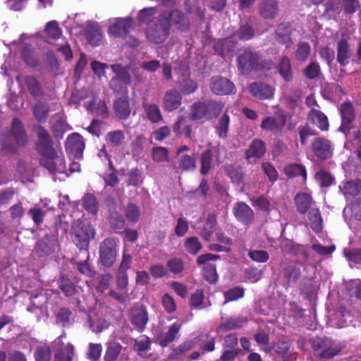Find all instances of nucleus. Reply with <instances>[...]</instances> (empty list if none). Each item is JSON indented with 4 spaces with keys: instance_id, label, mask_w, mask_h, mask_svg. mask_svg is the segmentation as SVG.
I'll use <instances>...</instances> for the list:
<instances>
[{
    "instance_id": "1",
    "label": "nucleus",
    "mask_w": 361,
    "mask_h": 361,
    "mask_svg": "<svg viewBox=\"0 0 361 361\" xmlns=\"http://www.w3.org/2000/svg\"><path fill=\"white\" fill-rule=\"evenodd\" d=\"M27 137L22 122L18 118H13L10 132H4L1 135V144L4 149L8 152H14L16 146L14 141L18 145H23L26 143Z\"/></svg>"
},
{
    "instance_id": "2",
    "label": "nucleus",
    "mask_w": 361,
    "mask_h": 361,
    "mask_svg": "<svg viewBox=\"0 0 361 361\" xmlns=\"http://www.w3.org/2000/svg\"><path fill=\"white\" fill-rule=\"evenodd\" d=\"M170 33V21L166 15H161L150 23L146 30L147 39L153 43H161L166 40Z\"/></svg>"
},
{
    "instance_id": "3",
    "label": "nucleus",
    "mask_w": 361,
    "mask_h": 361,
    "mask_svg": "<svg viewBox=\"0 0 361 361\" xmlns=\"http://www.w3.org/2000/svg\"><path fill=\"white\" fill-rule=\"evenodd\" d=\"M95 230L89 224L78 220L72 225L71 237L75 244L80 247L85 248L88 246L90 240L94 238Z\"/></svg>"
},
{
    "instance_id": "4",
    "label": "nucleus",
    "mask_w": 361,
    "mask_h": 361,
    "mask_svg": "<svg viewBox=\"0 0 361 361\" xmlns=\"http://www.w3.org/2000/svg\"><path fill=\"white\" fill-rule=\"evenodd\" d=\"M40 164L51 173H66L65 157L61 149H53L42 156Z\"/></svg>"
},
{
    "instance_id": "5",
    "label": "nucleus",
    "mask_w": 361,
    "mask_h": 361,
    "mask_svg": "<svg viewBox=\"0 0 361 361\" xmlns=\"http://www.w3.org/2000/svg\"><path fill=\"white\" fill-rule=\"evenodd\" d=\"M312 346L317 356L329 360L339 354L343 346L327 338H317L312 340Z\"/></svg>"
},
{
    "instance_id": "6",
    "label": "nucleus",
    "mask_w": 361,
    "mask_h": 361,
    "mask_svg": "<svg viewBox=\"0 0 361 361\" xmlns=\"http://www.w3.org/2000/svg\"><path fill=\"white\" fill-rule=\"evenodd\" d=\"M118 240L114 238L104 239L99 245V262L106 267H111L116 260Z\"/></svg>"
},
{
    "instance_id": "7",
    "label": "nucleus",
    "mask_w": 361,
    "mask_h": 361,
    "mask_svg": "<svg viewBox=\"0 0 361 361\" xmlns=\"http://www.w3.org/2000/svg\"><path fill=\"white\" fill-rule=\"evenodd\" d=\"M341 116V125L339 130L347 134L353 128V122L355 118V110L350 102H344L339 107Z\"/></svg>"
},
{
    "instance_id": "8",
    "label": "nucleus",
    "mask_w": 361,
    "mask_h": 361,
    "mask_svg": "<svg viewBox=\"0 0 361 361\" xmlns=\"http://www.w3.org/2000/svg\"><path fill=\"white\" fill-rule=\"evenodd\" d=\"M58 245L54 235H46L36 242L33 252L38 257H46L51 254Z\"/></svg>"
},
{
    "instance_id": "9",
    "label": "nucleus",
    "mask_w": 361,
    "mask_h": 361,
    "mask_svg": "<svg viewBox=\"0 0 361 361\" xmlns=\"http://www.w3.org/2000/svg\"><path fill=\"white\" fill-rule=\"evenodd\" d=\"M210 88L212 92L218 95H226L235 92L234 85L227 78L216 76L211 79Z\"/></svg>"
},
{
    "instance_id": "10",
    "label": "nucleus",
    "mask_w": 361,
    "mask_h": 361,
    "mask_svg": "<svg viewBox=\"0 0 361 361\" xmlns=\"http://www.w3.org/2000/svg\"><path fill=\"white\" fill-rule=\"evenodd\" d=\"M258 56L250 49H245L238 57V68L243 74H247L256 66Z\"/></svg>"
},
{
    "instance_id": "11",
    "label": "nucleus",
    "mask_w": 361,
    "mask_h": 361,
    "mask_svg": "<svg viewBox=\"0 0 361 361\" xmlns=\"http://www.w3.org/2000/svg\"><path fill=\"white\" fill-rule=\"evenodd\" d=\"M314 154L321 159H327L333 154V147L329 140L322 138H315L312 143Z\"/></svg>"
},
{
    "instance_id": "12",
    "label": "nucleus",
    "mask_w": 361,
    "mask_h": 361,
    "mask_svg": "<svg viewBox=\"0 0 361 361\" xmlns=\"http://www.w3.org/2000/svg\"><path fill=\"white\" fill-rule=\"evenodd\" d=\"M286 123V116L283 112H281L276 117L268 116L265 118L261 123V128L265 130L276 133L283 130Z\"/></svg>"
},
{
    "instance_id": "13",
    "label": "nucleus",
    "mask_w": 361,
    "mask_h": 361,
    "mask_svg": "<svg viewBox=\"0 0 361 361\" xmlns=\"http://www.w3.org/2000/svg\"><path fill=\"white\" fill-rule=\"evenodd\" d=\"M35 130L38 137L37 150L42 156L54 149L51 137L47 130L40 126H36Z\"/></svg>"
},
{
    "instance_id": "14",
    "label": "nucleus",
    "mask_w": 361,
    "mask_h": 361,
    "mask_svg": "<svg viewBox=\"0 0 361 361\" xmlns=\"http://www.w3.org/2000/svg\"><path fill=\"white\" fill-rule=\"evenodd\" d=\"M130 318L133 325L144 329L149 319L146 307L143 305L133 307L130 310Z\"/></svg>"
},
{
    "instance_id": "15",
    "label": "nucleus",
    "mask_w": 361,
    "mask_h": 361,
    "mask_svg": "<svg viewBox=\"0 0 361 361\" xmlns=\"http://www.w3.org/2000/svg\"><path fill=\"white\" fill-rule=\"evenodd\" d=\"M235 217L244 224L252 222L254 218V213L252 209L245 202H238L233 207Z\"/></svg>"
},
{
    "instance_id": "16",
    "label": "nucleus",
    "mask_w": 361,
    "mask_h": 361,
    "mask_svg": "<svg viewBox=\"0 0 361 361\" xmlns=\"http://www.w3.org/2000/svg\"><path fill=\"white\" fill-rule=\"evenodd\" d=\"M66 148L75 157L80 156L85 148V142L82 136L78 133H73L69 135L66 142Z\"/></svg>"
},
{
    "instance_id": "17",
    "label": "nucleus",
    "mask_w": 361,
    "mask_h": 361,
    "mask_svg": "<svg viewBox=\"0 0 361 361\" xmlns=\"http://www.w3.org/2000/svg\"><path fill=\"white\" fill-rule=\"evenodd\" d=\"M175 71L182 77V80L180 79L179 82L183 92L185 94H190L197 90V84L194 81L188 79L189 71L185 65L180 66V68L176 69Z\"/></svg>"
},
{
    "instance_id": "18",
    "label": "nucleus",
    "mask_w": 361,
    "mask_h": 361,
    "mask_svg": "<svg viewBox=\"0 0 361 361\" xmlns=\"http://www.w3.org/2000/svg\"><path fill=\"white\" fill-rule=\"evenodd\" d=\"M308 121L322 131L328 130L329 123L327 116L319 109L310 110L307 114Z\"/></svg>"
},
{
    "instance_id": "19",
    "label": "nucleus",
    "mask_w": 361,
    "mask_h": 361,
    "mask_svg": "<svg viewBox=\"0 0 361 361\" xmlns=\"http://www.w3.org/2000/svg\"><path fill=\"white\" fill-rule=\"evenodd\" d=\"M181 100V94L177 90H169L164 96L163 107L168 111H172L179 107Z\"/></svg>"
},
{
    "instance_id": "20",
    "label": "nucleus",
    "mask_w": 361,
    "mask_h": 361,
    "mask_svg": "<svg viewBox=\"0 0 361 361\" xmlns=\"http://www.w3.org/2000/svg\"><path fill=\"white\" fill-rule=\"evenodd\" d=\"M259 13L264 19H274L278 15L279 6L275 0H263L259 5Z\"/></svg>"
},
{
    "instance_id": "21",
    "label": "nucleus",
    "mask_w": 361,
    "mask_h": 361,
    "mask_svg": "<svg viewBox=\"0 0 361 361\" xmlns=\"http://www.w3.org/2000/svg\"><path fill=\"white\" fill-rule=\"evenodd\" d=\"M250 94L259 99H267L271 98L274 94V90L269 85L262 82H254L250 85Z\"/></svg>"
},
{
    "instance_id": "22",
    "label": "nucleus",
    "mask_w": 361,
    "mask_h": 361,
    "mask_svg": "<svg viewBox=\"0 0 361 361\" xmlns=\"http://www.w3.org/2000/svg\"><path fill=\"white\" fill-rule=\"evenodd\" d=\"M133 22L130 18H124L117 20L109 28V33L115 37L122 36L133 27Z\"/></svg>"
},
{
    "instance_id": "23",
    "label": "nucleus",
    "mask_w": 361,
    "mask_h": 361,
    "mask_svg": "<svg viewBox=\"0 0 361 361\" xmlns=\"http://www.w3.org/2000/svg\"><path fill=\"white\" fill-rule=\"evenodd\" d=\"M337 61L341 66H345L348 63L351 56V49L346 39L341 38L337 42Z\"/></svg>"
},
{
    "instance_id": "24",
    "label": "nucleus",
    "mask_w": 361,
    "mask_h": 361,
    "mask_svg": "<svg viewBox=\"0 0 361 361\" xmlns=\"http://www.w3.org/2000/svg\"><path fill=\"white\" fill-rule=\"evenodd\" d=\"M295 202L297 209L300 214H305L312 208H314V202L308 193H298L295 197Z\"/></svg>"
},
{
    "instance_id": "25",
    "label": "nucleus",
    "mask_w": 361,
    "mask_h": 361,
    "mask_svg": "<svg viewBox=\"0 0 361 361\" xmlns=\"http://www.w3.org/2000/svg\"><path fill=\"white\" fill-rule=\"evenodd\" d=\"M180 324L174 323L170 326L166 333L161 334L158 336V342L161 346H166L169 343L173 342L178 338V332L180 329Z\"/></svg>"
},
{
    "instance_id": "26",
    "label": "nucleus",
    "mask_w": 361,
    "mask_h": 361,
    "mask_svg": "<svg viewBox=\"0 0 361 361\" xmlns=\"http://www.w3.org/2000/svg\"><path fill=\"white\" fill-rule=\"evenodd\" d=\"M86 35L89 43L93 46H98L102 39L99 26L94 23L87 25Z\"/></svg>"
},
{
    "instance_id": "27",
    "label": "nucleus",
    "mask_w": 361,
    "mask_h": 361,
    "mask_svg": "<svg viewBox=\"0 0 361 361\" xmlns=\"http://www.w3.org/2000/svg\"><path fill=\"white\" fill-rule=\"evenodd\" d=\"M266 151L265 145L261 140L256 139L252 142L249 148L246 150V158L262 157Z\"/></svg>"
},
{
    "instance_id": "28",
    "label": "nucleus",
    "mask_w": 361,
    "mask_h": 361,
    "mask_svg": "<svg viewBox=\"0 0 361 361\" xmlns=\"http://www.w3.org/2000/svg\"><path fill=\"white\" fill-rule=\"evenodd\" d=\"M114 111L119 118H126L130 114L127 97H122L114 102Z\"/></svg>"
},
{
    "instance_id": "29",
    "label": "nucleus",
    "mask_w": 361,
    "mask_h": 361,
    "mask_svg": "<svg viewBox=\"0 0 361 361\" xmlns=\"http://www.w3.org/2000/svg\"><path fill=\"white\" fill-rule=\"evenodd\" d=\"M290 31L291 27L290 25L288 23H281L279 25L276 30V35L277 37V40L286 46V47H288L289 45L291 44L290 41Z\"/></svg>"
},
{
    "instance_id": "30",
    "label": "nucleus",
    "mask_w": 361,
    "mask_h": 361,
    "mask_svg": "<svg viewBox=\"0 0 361 361\" xmlns=\"http://www.w3.org/2000/svg\"><path fill=\"white\" fill-rule=\"evenodd\" d=\"M309 224L313 231L319 233L322 229V218L319 209L314 207L308 211Z\"/></svg>"
},
{
    "instance_id": "31",
    "label": "nucleus",
    "mask_w": 361,
    "mask_h": 361,
    "mask_svg": "<svg viewBox=\"0 0 361 361\" xmlns=\"http://www.w3.org/2000/svg\"><path fill=\"white\" fill-rule=\"evenodd\" d=\"M247 322L244 317H231L228 320L222 322L218 329L223 331H230L241 328Z\"/></svg>"
},
{
    "instance_id": "32",
    "label": "nucleus",
    "mask_w": 361,
    "mask_h": 361,
    "mask_svg": "<svg viewBox=\"0 0 361 361\" xmlns=\"http://www.w3.org/2000/svg\"><path fill=\"white\" fill-rule=\"evenodd\" d=\"M339 189L343 192V194L345 197L348 195H357L361 189V180L356 179L354 180L347 181L342 185H340Z\"/></svg>"
},
{
    "instance_id": "33",
    "label": "nucleus",
    "mask_w": 361,
    "mask_h": 361,
    "mask_svg": "<svg viewBox=\"0 0 361 361\" xmlns=\"http://www.w3.org/2000/svg\"><path fill=\"white\" fill-rule=\"evenodd\" d=\"M107 143L113 147H122L126 144V137L122 130H114L106 135Z\"/></svg>"
},
{
    "instance_id": "34",
    "label": "nucleus",
    "mask_w": 361,
    "mask_h": 361,
    "mask_svg": "<svg viewBox=\"0 0 361 361\" xmlns=\"http://www.w3.org/2000/svg\"><path fill=\"white\" fill-rule=\"evenodd\" d=\"M169 17L170 24L173 23L178 29L184 30L189 25L188 20L178 11H173L170 14H165Z\"/></svg>"
},
{
    "instance_id": "35",
    "label": "nucleus",
    "mask_w": 361,
    "mask_h": 361,
    "mask_svg": "<svg viewBox=\"0 0 361 361\" xmlns=\"http://www.w3.org/2000/svg\"><path fill=\"white\" fill-rule=\"evenodd\" d=\"M278 70L281 77L287 82L293 79L291 65L290 60L286 57L281 59L278 66Z\"/></svg>"
},
{
    "instance_id": "36",
    "label": "nucleus",
    "mask_w": 361,
    "mask_h": 361,
    "mask_svg": "<svg viewBox=\"0 0 361 361\" xmlns=\"http://www.w3.org/2000/svg\"><path fill=\"white\" fill-rule=\"evenodd\" d=\"M206 102H199L192 106L190 117L192 120L207 118Z\"/></svg>"
},
{
    "instance_id": "37",
    "label": "nucleus",
    "mask_w": 361,
    "mask_h": 361,
    "mask_svg": "<svg viewBox=\"0 0 361 361\" xmlns=\"http://www.w3.org/2000/svg\"><path fill=\"white\" fill-rule=\"evenodd\" d=\"M226 172L233 183L238 184L243 180V171L240 166L228 165L226 166Z\"/></svg>"
},
{
    "instance_id": "38",
    "label": "nucleus",
    "mask_w": 361,
    "mask_h": 361,
    "mask_svg": "<svg viewBox=\"0 0 361 361\" xmlns=\"http://www.w3.org/2000/svg\"><path fill=\"white\" fill-rule=\"evenodd\" d=\"M25 81L27 87L35 97H39L42 95V90L38 81L32 76H26Z\"/></svg>"
},
{
    "instance_id": "39",
    "label": "nucleus",
    "mask_w": 361,
    "mask_h": 361,
    "mask_svg": "<svg viewBox=\"0 0 361 361\" xmlns=\"http://www.w3.org/2000/svg\"><path fill=\"white\" fill-rule=\"evenodd\" d=\"M82 204L85 209L92 214L98 210V203L95 197L92 194H86L82 198Z\"/></svg>"
},
{
    "instance_id": "40",
    "label": "nucleus",
    "mask_w": 361,
    "mask_h": 361,
    "mask_svg": "<svg viewBox=\"0 0 361 361\" xmlns=\"http://www.w3.org/2000/svg\"><path fill=\"white\" fill-rule=\"evenodd\" d=\"M122 346L118 343H110L104 355L106 361H115L121 353Z\"/></svg>"
},
{
    "instance_id": "41",
    "label": "nucleus",
    "mask_w": 361,
    "mask_h": 361,
    "mask_svg": "<svg viewBox=\"0 0 361 361\" xmlns=\"http://www.w3.org/2000/svg\"><path fill=\"white\" fill-rule=\"evenodd\" d=\"M144 107L148 118L152 122L157 123L161 119L160 110L156 104L145 103Z\"/></svg>"
},
{
    "instance_id": "42",
    "label": "nucleus",
    "mask_w": 361,
    "mask_h": 361,
    "mask_svg": "<svg viewBox=\"0 0 361 361\" xmlns=\"http://www.w3.org/2000/svg\"><path fill=\"white\" fill-rule=\"evenodd\" d=\"M285 173L288 177H294L300 176L305 180L307 178V171L305 167L299 164H293L288 166L284 169Z\"/></svg>"
},
{
    "instance_id": "43",
    "label": "nucleus",
    "mask_w": 361,
    "mask_h": 361,
    "mask_svg": "<svg viewBox=\"0 0 361 361\" xmlns=\"http://www.w3.org/2000/svg\"><path fill=\"white\" fill-rule=\"evenodd\" d=\"M111 69L125 86L130 85L131 82L130 75L125 68L119 64H114L111 66Z\"/></svg>"
},
{
    "instance_id": "44",
    "label": "nucleus",
    "mask_w": 361,
    "mask_h": 361,
    "mask_svg": "<svg viewBox=\"0 0 361 361\" xmlns=\"http://www.w3.org/2000/svg\"><path fill=\"white\" fill-rule=\"evenodd\" d=\"M173 131L177 134H181L185 137H190L191 134V127L188 125L185 118L181 117L174 125Z\"/></svg>"
},
{
    "instance_id": "45",
    "label": "nucleus",
    "mask_w": 361,
    "mask_h": 361,
    "mask_svg": "<svg viewBox=\"0 0 361 361\" xmlns=\"http://www.w3.org/2000/svg\"><path fill=\"white\" fill-rule=\"evenodd\" d=\"M73 354V345L67 343L61 352L56 354L55 361H72Z\"/></svg>"
},
{
    "instance_id": "46",
    "label": "nucleus",
    "mask_w": 361,
    "mask_h": 361,
    "mask_svg": "<svg viewBox=\"0 0 361 361\" xmlns=\"http://www.w3.org/2000/svg\"><path fill=\"white\" fill-rule=\"evenodd\" d=\"M35 359L36 361H50V348L47 345H38L35 352Z\"/></svg>"
},
{
    "instance_id": "47",
    "label": "nucleus",
    "mask_w": 361,
    "mask_h": 361,
    "mask_svg": "<svg viewBox=\"0 0 361 361\" xmlns=\"http://www.w3.org/2000/svg\"><path fill=\"white\" fill-rule=\"evenodd\" d=\"M185 250L191 255H196L202 248V245L197 237L188 238L184 244Z\"/></svg>"
},
{
    "instance_id": "48",
    "label": "nucleus",
    "mask_w": 361,
    "mask_h": 361,
    "mask_svg": "<svg viewBox=\"0 0 361 361\" xmlns=\"http://www.w3.org/2000/svg\"><path fill=\"white\" fill-rule=\"evenodd\" d=\"M126 218L131 222H136L140 218V209L137 206L133 203H129L124 209Z\"/></svg>"
},
{
    "instance_id": "49",
    "label": "nucleus",
    "mask_w": 361,
    "mask_h": 361,
    "mask_svg": "<svg viewBox=\"0 0 361 361\" xmlns=\"http://www.w3.org/2000/svg\"><path fill=\"white\" fill-rule=\"evenodd\" d=\"M315 178L322 187H329L334 181V178L331 173L324 170H320L317 172Z\"/></svg>"
},
{
    "instance_id": "50",
    "label": "nucleus",
    "mask_w": 361,
    "mask_h": 361,
    "mask_svg": "<svg viewBox=\"0 0 361 361\" xmlns=\"http://www.w3.org/2000/svg\"><path fill=\"white\" fill-rule=\"evenodd\" d=\"M209 190V185L206 180L203 179L199 188L194 191H191L188 193V197L190 199H196V198H205L207 195V192Z\"/></svg>"
},
{
    "instance_id": "51",
    "label": "nucleus",
    "mask_w": 361,
    "mask_h": 361,
    "mask_svg": "<svg viewBox=\"0 0 361 361\" xmlns=\"http://www.w3.org/2000/svg\"><path fill=\"white\" fill-rule=\"evenodd\" d=\"M44 32L49 38L51 39H57L61 35V30L59 24L55 20H51L47 23L44 28Z\"/></svg>"
},
{
    "instance_id": "52",
    "label": "nucleus",
    "mask_w": 361,
    "mask_h": 361,
    "mask_svg": "<svg viewBox=\"0 0 361 361\" xmlns=\"http://www.w3.org/2000/svg\"><path fill=\"white\" fill-rule=\"evenodd\" d=\"M212 154L210 150H205L201 154V169L202 174L205 175L211 169Z\"/></svg>"
},
{
    "instance_id": "53",
    "label": "nucleus",
    "mask_w": 361,
    "mask_h": 361,
    "mask_svg": "<svg viewBox=\"0 0 361 361\" xmlns=\"http://www.w3.org/2000/svg\"><path fill=\"white\" fill-rule=\"evenodd\" d=\"M178 166L183 171H193L196 167L194 158L188 154H183L180 157Z\"/></svg>"
},
{
    "instance_id": "54",
    "label": "nucleus",
    "mask_w": 361,
    "mask_h": 361,
    "mask_svg": "<svg viewBox=\"0 0 361 361\" xmlns=\"http://www.w3.org/2000/svg\"><path fill=\"white\" fill-rule=\"evenodd\" d=\"M152 158L156 162L166 161L169 159V151L163 147H154L152 151Z\"/></svg>"
},
{
    "instance_id": "55",
    "label": "nucleus",
    "mask_w": 361,
    "mask_h": 361,
    "mask_svg": "<svg viewBox=\"0 0 361 361\" xmlns=\"http://www.w3.org/2000/svg\"><path fill=\"white\" fill-rule=\"evenodd\" d=\"M225 301L224 304H226L231 301L238 300L243 297L244 290L239 287H234L224 293Z\"/></svg>"
},
{
    "instance_id": "56",
    "label": "nucleus",
    "mask_w": 361,
    "mask_h": 361,
    "mask_svg": "<svg viewBox=\"0 0 361 361\" xmlns=\"http://www.w3.org/2000/svg\"><path fill=\"white\" fill-rule=\"evenodd\" d=\"M310 46L307 42L298 44L295 51V57L298 60L305 61L310 54Z\"/></svg>"
},
{
    "instance_id": "57",
    "label": "nucleus",
    "mask_w": 361,
    "mask_h": 361,
    "mask_svg": "<svg viewBox=\"0 0 361 361\" xmlns=\"http://www.w3.org/2000/svg\"><path fill=\"white\" fill-rule=\"evenodd\" d=\"M72 320V313L70 310L62 308L59 310L57 317L56 322L63 326H67L70 324Z\"/></svg>"
},
{
    "instance_id": "58",
    "label": "nucleus",
    "mask_w": 361,
    "mask_h": 361,
    "mask_svg": "<svg viewBox=\"0 0 361 361\" xmlns=\"http://www.w3.org/2000/svg\"><path fill=\"white\" fill-rule=\"evenodd\" d=\"M207 118H212L219 115L222 109V104L214 101H209L206 102Z\"/></svg>"
},
{
    "instance_id": "59",
    "label": "nucleus",
    "mask_w": 361,
    "mask_h": 361,
    "mask_svg": "<svg viewBox=\"0 0 361 361\" xmlns=\"http://www.w3.org/2000/svg\"><path fill=\"white\" fill-rule=\"evenodd\" d=\"M304 74L308 79H315L321 74L319 65L316 62H312L304 70Z\"/></svg>"
},
{
    "instance_id": "60",
    "label": "nucleus",
    "mask_w": 361,
    "mask_h": 361,
    "mask_svg": "<svg viewBox=\"0 0 361 361\" xmlns=\"http://www.w3.org/2000/svg\"><path fill=\"white\" fill-rule=\"evenodd\" d=\"M24 61L30 66H35L37 63L36 56L30 47L25 46L21 53Z\"/></svg>"
},
{
    "instance_id": "61",
    "label": "nucleus",
    "mask_w": 361,
    "mask_h": 361,
    "mask_svg": "<svg viewBox=\"0 0 361 361\" xmlns=\"http://www.w3.org/2000/svg\"><path fill=\"white\" fill-rule=\"evenodd\" d=\"M248 256L255 262L263 263L269 259L268 252L262 250H252L248 252Z\"/></svg>"
},
{
    "instance_id": "62",
    "label": "nucleus",
    "mask_w": 361,
    "mask_h": 361,
    "mask_svg": "<svg viewBox=\"0 0 361 361\" xmlns=\"http://www.w3.org/2000/svg\"><path fill=\"white\" fill-rule=\"evenodd\" d=\"M48 113V107L43 104H37L33 108V114L39 122L44 121Z\"/></svg>"
},
{
    "instance_id": "63",
    "label": "nucleus",
    "mask_w": 361,
    "mask_h": 361,
    "mask_svg": "<svg viewBox=\"0 0 361 361\" xmlns=\"http://www.w3.org/2000/svg\"><path fill=\"white\" fill-rule=\"evenodd\" d=\"M204 276L209 283H216L218 280V275L215 266L213 264H208L205 266L204 269Z\"/></svg>"
},
{
    "instance_id": "64",
    "label": "nucleus",
    "mask_w": 361,
    "mask_h": 361,
    "mask_svg": "<svg viewBox=\"0 0 361 361\" xmlns=\"http://www.w3.org/2000/svg\"><path fill=\"white\" fill-rule=\"evenodd\" d=\"M155 14V11L154 8H145L140 11L139 14V20L142 23H149V25L152 23V20Z\"/></svg>"
}]
</instances>
